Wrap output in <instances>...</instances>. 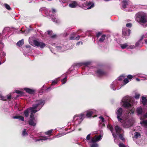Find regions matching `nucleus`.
Returning <instances> with one entry per match:
<instances>
[{"label": "nucleus", "instance_id": "nucleus-1", "mask_svg": "<svg viewBox=\"0 0 147 147\" xmlns=\"http://www.w3.org/2000/svg\"><path fill=\"white\" fill-rule=\"evenodd\" d=\"M135 18L136 20L140 24H145L147 21L146 15L143 12L137 13L135 16Z\"/></svg>", "mask_w": 147, "mask_h": 147}, {"label": "nucleus", "instance_id": "nucleus-2", "mask_svg": "<svg viewBox=\"0 0 147 147\" xmlns=\"http://www.w3.org/2000/svg\"><path fill=\"white\" fill-rule=\"evenodd\" d=\"M102 139V136L101 135L98 136L95 135L94 137L92 138L90 143H92L90 144L91 147H98V144L96 142L100 141Z\"/></svg>", "mask_w": 147, "mask_h": 147}, {"label": "nucleus", "instance_id": "nucleus-3", "mask_svg": "<svg viewBox=\"0 0 147 147\" xmlns=\"http://www.w3.org/2000/svg\"><path fill=\"white\" fill-rule=\"evenodd\" d=\"M130 100L129 99L128 96H126L122 100L123 106L125 108L128 109L131 107V105L130 103Z\"/></svg>", "mask_w": 147, "mask_h": 147}, {"label": "nucleus", "instance_id": "nucleus-4", "mask_svg": "<svg viewBox=\"0 0 147 147\" xmlns=\"http://www.w3.org/2000/svg\"><path fill=\"white\" fill-rule=\"evenodd\" d=\"M45 103V101L44 100H36V103L32 105V107H30L31 109H35L37 107L41 106V108L44 105Z\"/></svg>", "mask_w": 147, "mask_h": 147}, {"label": "nucleus", "instance_id": "nucleus-5", "mask_svg": "<svg viewBox=\"0 0 147 147\" xmlns=\"http://www.w3.org/2000/svg\"><path fill=\"white\" fill-rule=\"evenodd\" d=\"M124 122L123 124V127L125 128H129L133 125V122L131 119H126L123 120Z\"/></svg>", "mask_w": 147, "mask_h": 147}, {"label": "nucleus", "instance_id": "nucleus-6", "mask_svg": "<svg viewBox=\"0 0 147 147\" xmlns=\"http://www.w3.org/2000/svg\"><path fill=\"white\" fill-rule=\"evenodd\" d=\"M33 41L34 44L37 47H40L42 49L46 46V44L42 42H39L35 40H34Z\"/></svg>", "mask_w": 147, "mask_h": 147}, {"label": "nucleus", "instance_id": "nucleus-7", "mask_svg": "<svg viewBox=\"0 0 147 147\" xmlns=\"http://www.w3.org/2000/svg\"><path fill=\"white\" fill-rule=\"evenodd\" d=\"M98 76L102 77L106 75L107 73L103 69H98L96 71Z\"/></svg>", "mask_w": 147, "mask_h": 147}, {"label": "nucleus", "instance_id": "nucleus-8", "mask_svg": "<svg viewBox=\"0 0 147 147\" xmlns=\"http://www.w3.org/2000/svg\"><path fill=\"white\" fill-rule=\"evenodd\" d=\"M131 33V31L129 29L127 28H125L122 30V36L125 38L126 36H129L130 35Z\"/></svg>", "mask_w": 147, "mask_h": 147}, {"label": "nucleus", "instance_id": "nucleus-9", "mask_svg": "<svg viewBox=\"0 0 147 147\" xmlns=\"http://www.w3.org/2000/svg\"><path fill=\"white\" fill-rule=\"evenodd\" d=\"M114 128L117 135L122 133H124V131L122 128L117 125H116Z\"/></svg>", "mask_w": 147, "mask_h": 147}, {"label": "nucleus", "instance_id": "nucleus-10", "mask_svg": "<svg viewBox=\"0 0 147 147\" xmlns=\"http://www.w3.org/2000/svg\"><path fill=\"white\" fill-rule=\"evenodd\" d=\"M123 112V110L121 108H119L116 112L117 115V118H119V117H121Z\"/></svg>", "mask_w": 147, "mask_h": 147}, {"label": "nucleus", "instance_id": "nucleus-11", "mask_svg": "<svg viewBox=\"0 0 147 147\" xmlns=\"http://www.w3.org/2000/svg\"><path fill=\"white\" fill-rule=\"evenodd\" d=\"M24 90L26 92L30 94H33L35 92L34 90L28 88H25Z\"/></svg>", "mask_w": 147, "mask_h": 147}, {"label": "nucleus", "instance_id": "nucleus-12", "mask_svg": "<svg viewBox=\"0 0 147 147\" xmlns=\"http://www.w3.org/2000/svg\"><path fill=\"white\" fill-rule=\"evenodd\" d=\"M78 5V3L76 1H73L69 4V7L72 8H75Z\"/></svg>", "mask_w": 147, "mask_h": 147}, {"label": "nucleus", "instance_id": "nucleus-13", "mask_svg": "<svg viewBox=\"0 0 147 147\" xmlns=\"http://www.w3.org/2000/svg\"><path fill=\"white\" fill-rule=\"evenodd\" d=\"M35 120L30 119L28 121L29 125L33 126H35L36 125V123L35 122Z\"/></svg>", "mask_w": 147, "mask_h": 147}, {"label": "nucleus", "instance_id": "nucleus-14", "mask_svg": "<svg viewBox=\"0 0 147 147\" xmlns=\"http://www.w3.org/2000/svg\"><path fill=\"white\" fill-rule=\"evenodd\" d=\"M93 114V111H86V116L87 118L91 117L92 115Z\"/></svg>", "mask_w": 147, "mask_h": 147}, {"label": "nucleus", "instance_id": "nucleus-15", "mask_svg": "<svg viewBox=\"0 0 147 147\" xmlns=\"http://www.w3.org/2000/svg\"><path fill=\"white\" fill-rule=\"evenodd\" d=\"M142 102L144 106L147 105V99L144 96H142Z\"/></svg>", "mask_w": 147, "mask_h": 147}, {"label": "nucleus", "instance_id": "nucleus-16", "mask_svg": "<svg viewBox=\"0 0 147 147\" xmlns=\"http://www.w3.org/2000/svg\"><path fill=\"white\" fill-rule=\"evenodd\" d=\"M142 109L141 107H138L136 109V112L138 115H142Z\"/></svg>", "mask_w": 147, "mask_h": 147}, {"label": "nucleus", "instance_id": "nucleus-17", "mask_svg": "<svg viewBox=\"0 0 147 147\" xmlns=\"http://www.w3.org/2000/svg\"><path fill=\"white\" fill-rule=\"evenodd\" d=\"M85 116H85L84 114L82 113L80 115H75L74 116V117L75 118V117H79L80 118V119L82 120H83Z\"/></svg>", "mask_w": 147, "mask_h": 147}, {"label": "nucleus", "instance_id": "nucleus-18", "mask_svg": "<svg viewBox=\"0 0 147 147\" xmlns=\"http://www.w3.org/2000/svg\"><path fill=\"white\" fill-rule=\"evenodd\" d=\"M122 7L123 8H126L127 5H128V2L126 0H123L122 1Z\"/></svg>", "mask_w": 147, "mask_h": 147}, {"label": "nucleus", "instance_id": "nucleus-19", "mask_svg": "<svg viewBox=\"0 0 147 147\" xmlns=\"http://www.w3.org/2000/svg\"><path fill=\"white\" fill-rule=\"evenodd\" d=\"M140 123L143 126L147 127V120H143L141 121Z\"/></svg>", "mask_w": 147, "mask_h": 147}, {"label": "nucleus", "instance_id": "nucleus-20", "mask_svg": "<svg viewBox=\"0 0 147 147\" xmlns=\"http://www.w3.org/2000/svg\"><path fill=\"white\" fill-rule=\"evenodd\" d=\"M123 133H122L121 134L118 135L119 136V137L120 139L123 142H124L125 141V139L123 137Z\"/></svg>", "mask_w": 147, "mask_h": 147}, {"label": "nucleus", "instance_id": "nucleus-21", "mask_svg": "<svg viewBox=\"0 0 147 147\" xmlns=\"http://www.w3.org/2000/svg\"><path fill=\"white\" fill-rule=\"evenodd\" d=\"M106 35L105 34H103L102 35L101 38H100L99 40V41L100 42H103L104 41L105 39Z\"/></svg>", "mask_w": 147, "mask_h": 147}, {"label": "nucleus", "instance_id": "nucleus-22", "mask_svg": "<svg viewBox=\"0 0 147 147\" xmlns=\"http://www.w3.org/2000/svg\"><path fill=\"white\" fill-rule=\"evenodd\" d=\"M24 44V40L23 39H22L21 40L18 41L17 44V45L19 47H20L22 45Z\"/></svg>", "mask_w": 147, "mask_h": 147}, {"label": "nucleus", "instance_id": "nucleus-23", "mask_svg": "<svg viewBox=\"0 0 147 147\" xmlns=\"http://www.w3.org/2000/svg\"><path fill=\"white\" fill-rule=\"evenodd\" d=\"M140 136L141 135L139 133L136 132L134 133V138L137 139L138 138H140Z\"/></svg>", "mask_w": 147, "mask_h": 147}, {"label": "nucleus", "instance_id": "nucleus-24", "mask_svg": "<svg viewBox=\"0 0 147 147\" xmlns=\"http://www.w3.org/2000/svg\"><path fill=\"white\" fill-rule=\"evenodd\" d=\"M120 46L122 49H124L127 47L128 45L126 43H125L124 44H121Z\"/></svg>", "mask_w": 147, "mask_h": 147}, {"label": "nucleus", "instance_id": "nucleus-25", "mask_svg": "<svg viewBox=\"0 0 147 147\" xmlns=\"http://www.w3.org/2000/svg\"><path fill=\"white\" fill-rule=\"evenodd\" d=\"M28 109L24 111V113L25 117H28L29 115Z\"/></svg>", "mask_w": 147, "mask_h": 147}, {"label": "nucleus", "instance_id": "nucleus-26", "mask_svg": "<svg viewBox=\"0 0 147 147\" xmlns=\"http://www.w3.org/2000/svg\"><path fill=\"white\" fill-rule=\"evenodd\" d=\"M53 131V130L51 129L45 132V133L46 135L51 136V133Z\"/></svg>", "mask_w": 147, "mask_h": 147}, {"label": "nucleus", "instance_id": "nucleus-27", "mask_svg": "<svg viewBox=\"0 0 147 147\" xmlns=\"http://www.w3.org/2000/svg\"><path fill=\"white\" fill-rule=\"evenodd\" d=\"M48 139L47 137L46 136H42L40 139L37 140V141H39L40 140H45Z\"/></svg>", "mask_w": 147, "mask_h": 147}, {"label": "nucleus", "instance_id": "nucleus-28", "mask_svg": "<svg viewBox=\"0 0 147 147\" xmlns=\"http://www.w3.org/2000/svg\"><path fill=\"white\" fill-rule=\"evenodd\" d=\"M108 128L110 130L111 133L113 132V128L112 125H109L107 126Z\"/></svg>", "mask_w": 147, "mask_h": 147}, {"label": "nucleus", "instance_id": "nucleus-29", "mask_svg": "<svg viewBox=\"0 0 147 147\" xmlns=\"http://www.w3.org/2000/svg\"><path fill=\"white\" fill-rule=\"evenodd\" d=\"M15 92L19 94V96H21L23 95V92L20 90H16Z\"/></svg>", "mask_w": 147, "mask_h": 147}, {"label": "nucleus", "instance_id": "nucleus-30", "mask_svg": "<svg viewBox=\"0 0 147 147\" xmlns=\"http://www.w3.org/2000/svg\"><path fill=\"white\" fill-rule=\"evenodd\" d=\"M4 5L5 8L8 10H10L11 9L9 5L7 4L6 3H5Z\"/></svg>", "mask_w": 147, "mask_h": 147}, {"label": "nucleus", "instance_id": "nucleus-31", "mask_svg": "<svg viewBox=\"0 0 147 147\" xmlns=\"http://www.w3.org/2000/svg\"><path fill=\"white\" fill-rule=\"evenodd\" d=\"M28 135V133L26 132V129H24L22 132V135L23 136H26Z\"/></svg>", "mask_w": 147, "mask_h": 147}, {"label": "nucleus", "instance_id": "nucleus-32", "mask_svg": "<svg viewBox=\"0 0 147 147\" xmlns=\"http://www.w3.org/2000/svg\"><path fill=\"white\" fill-rule=\"evenodd\" d=\"M142 43V42L140 41L139 40L136 43L135 45L136 47H140V44Z\"/></svg>", "mask_w": 147, "mask_h": 147}, {"label": "nucleus", "instance_id": "nucleus-33", "mask_svg": "<svg viewBox=\"0 0 147 147\" xmlns=\"http://www.w3.org/2000/svg\"><path fill=\"white\" fill-rule=\"evenodd\" d=\"M124 76L123 75H121L118 78V80L119 81H121L124 78Z\"/></svg>", "mask_w": 147, "mask_h": 147}, {"label": "nucleus", "instance_id": "nucleus-34", "mask_svg": "<svg viewBox=\"0 0 147 147\" xmlns=\"http://www.w3.org/2000/svg\"><path fill=\"white\" fill-rule=\"evenodd\" d=\"M52 20L53 21L55 22L56 23H58L59 22V20H57V19L55 18H52Z\"/></svg>", "mask_w": 147, "mask_h": 147}, {"label": "nucleus", "instance_id": "nucleus-35", "mask_svg": "<svg viewBox=\"0 0 147 147\" xmlns=\"http://www.w3.org/2000/svg\"><path fill=\"white\" fill-rule=\"evenodd\" d=\"M30 119L35 120V118L34 117V115L32 114V113H31L30 114Z\"/></svg>", "mask_w": 147, "mask_h": 147}, {"label": "nucleus", "instance_id": "nucleus-36", "mask_svg": "<svg viewBox=\"0 0 147 147\" xmlns=\"http://www.w3.org/2000/svg\"><path fill=\"white\" fill-rule=\"evenodd\" d=\"M28 109H30V110H31V113H32V114L34 113H36V112L38 111L37 110H34V109H31L30 108H29Z\"/></svg>", "mask_w": 147, "mask_h": 147}, {"label": "nucleus", "instance_id": "nucleus-37", "mask_svg": "<svg viewBox=\"0 0 147 147\" xmlns=\"http://www.w3.org/2000/svg\"><path fill=\"white\" fill-rule=\"evenodd\" d=\"M0 99L3 101H6L7 100V98L3 96H1L0 97Z\"/></svg>", "mask_w": 147, "mask_h": 147}, {"label": "nucleus", "instance_id": "nucleus-38", "mask_svg": "<svg viewBox=\"0 0 147 147\" xmlns=\"http://www.w3.org/2000/svg\"><path fill=\"white\" fill-rule=\"evenodd\" d=\"M66 81H67V78H66L65 77V78H64L61 80V82H62V84H64L66 82Z\"/></svg>", "mask_w": 147, "mask_h": 147}, {"label": "nucleus", "instance_id": "nucleus-39", "mask_svg": "<svg viewBox=\"0 0 147 147\" xmlns=\"http://www.w3.org/2000/svg\"><path fill=\"white\" fill-rule=\"evenodd\" d=\"M132 26V24L131 23H127L126 24V26L128 28H131Z\"/></svg>", "mask_w": 147, "mask_h": 147}, {"label": "nucleus", "instance_id": "nucleus-40", "mask_svg": "<svg viewBox=\"0 0 147 147\" xmlns=\"http://www.w3.org/2000/svg\"><path fill=\"white\" fill-rule=\"evenodd\" d=\"M119 147H126L125 145L121 143L119 144Z\"/></svg>", "mask_w": 147, "mask_h": 147}, {"label": "nucleus", "instance_id": "nucleus-41", "mask_svg": "<svg viewBox=\"0 0 147 147\" xmlns=\"http://www.w3.org/2000/svg\"><path fill=\"white\" fill-rule=\"evenodd\" d=\"M11 98V94H8L7 95V100H10Z\"/></svg>", "mask_w": 147, "mask_h": 147}, {"label": "nucleus", "instance_id": "nucleus-42", "mask_svg": "<svg viewBox=\"0 0 147 147\" xmlns=\"http://www.w3.org/2000/svg\"><path fill=\"white\" fill-rule=\"evenodd\" d=\"M123 82L124 83V84H126L129 82V80L127 78H125L123 80Z\"/></svg>", "mask_w": 147, "mask_h": 147}, {"label": "nucleus", "instance_id": "nucleus-43", "mask_svg": "<svg viewBox=\"0 0 147 147\" xmlns=\"http://www.w3.org/2000/svg\"><path fill=\"white\" fill-rule=\"evenodd\" d=\"M120 117H119V118H117V119H118V121L120 122L123 123V121H124L123 120V119Z\"/></svg>", "mask_w": 147, "mask_h": 147}, {"label": "nucleus", "instance_id": "nucleus-44", "mask_svg": "<svg viewBox=\"0 0 147 147\" xmlns=\"http://www.w3.org/2000/svg\"><path fill=\"white\" fill-rule=\"evenodd\" d=\"M102 33L101 32H98L96 34V36L97 38H98L101 35H102Z\"/></svg>", "mask_w": 147, "mask_h": 147}, {"label": "nucleus", "instance_id": "nucleus-45", "mask_svg": "<svg viewBox=\"0 0 147 147\" xmlns=\"http://www.w3.org/2000/svg\"><path fill=\"white\" fill-rule=\"evenodd\" d=\"M112 133V136L114 138V141H115V140H116V138H117V136L116 135V134H115L113 132V133Z\"/></svg>", "mask_w": 147, "mask_h": 147}, {"label": "nucleus", "instance_id": "nucleus-46", "mask_svg": "<svg viewBox=\"0 0 147 147\" xmlns=\"http://www.w3.org/2000/svg\"><path fill=\"white\" fill-rule=\"evenodd\" d=\"M140 96V94H136L135 96H134V98L136 99H138L139 98Z\"/></svg>", "mask_w": 147, "mask_h": 147}, {"label": "nucleus", "instance_id": "nucleus-47", "mask_svg": "<svg viewBox=\"0 0 147 147\" xmlns=\"http://www.w3.org/2000/svg\"><path fill=\"white\" fill-rule=\"evenodd\" d=\"M53 33V31L51 30L49 31L48 30L47 31V34H48L50 36L52 34V33Z\"/></svg>", "mask_w": 147, "mask_h": 147}, {"label": "nucleus", "instance_id": "nucleus-48", "mask_svg": "<svg viewBox=\"0 0 147 147\" xmlns=\"http://www.w3.org/2000/svg\"><path fill=\"white\" fill-rule=\"evenodd\" d=\"M83 64L86 66H87L90 64V62H86L83 63Z\"/></svg>", "mask_w": 147, "mask_h": 147}, {"label": "nucleus", "instance_id": "nucleus-49", "mask_svg": "<svg viewBox=\"0 0 147 147\" xmlns=\"http://www.w3.org/2000/svg\"><path fill=\"white\" fill-rule=\"evenodd\" d=\"M19 120H21L22 121H24V117L21 116H20V117L19 118Z\"/></svg>", "mask_w": 147, "mask_h": 147}, {"label": "nucleus", "instance_id": "nucleus-50", "mask_svg": "<svg viewBox=\"0 0 147 147\" xmlns=\"http://www.w3.org/2000/svg\"><path fill=\"white\" fill-rule=\"evenodd\" d=\"M57 81L56 80H54L52 82V83L51 84L52 85H53L55 84H57Z\"/></svg>", "mask_w": 147, "mask_h": 147}, {"label": "nucleus", "instance_id": "nucleus-51", "mask_svg": "<svg viewBox=\"0 0 147 147\" xmlns=\"http://www.w3.org/2000/svg\"><path fill=\"white\" fill-rule=\"evenodd\" d=\"M127 78L128 79H131L133 78V76L131 75H129L127 76Z\"/></svg>", "mask_w": 147, "mask_h": 147}, {"label": "nucleus", "instance_id": "nucleus-52", "mask_svg": "<svg viewBox=\"0 0 147 147\" xmlns=\"http://www.w3.org/2000/svg\"><path fill=\"white\" fill-rule=\"evenodd\" d=\"M129 113L131 114H133L134 113V109H131L130 110Z\"/></svg>", "mask_w": 147, "mask_h": 147}, {"label": "nucleus", "instance_id": "nucleus-53", "mask_svg": "<svg viewBox=\"0 0 147 147\" xmlns=\"http://www.w3.org/2000/svg\"><path fill=\"white\" fill-rule=\"evenodd\" d=\"M90 138V134H88L86 137V138L87 140H89Z\"/></svg>", "mask_w": 147, "mask_h": 147}, {"label": "nucleus", "instance_id": "nucleus-54", "mask_svg": "<svg viewBox=\"0 0 147 147\" xmlns=\"http://www.w3.org/2000/svg\"><path fill=\"white\" fill-rule=\"evenodd\" d=\"M80 38V36L79 35H78L75 38L74 40H78Z\"/></svg>", "mask_w": 147, "mask_h": 147}, {"label": "nucleus", "instance_id": "nucleus-55", "mask_svg": "<svg viewBox=\"0 0 147 147\" xmlns=\"http://www.w3.org/2000/svg\"><path fill=\"white\" fill-rule=\"evenodd\" d=\"M57 36V35L56 34H54L53 35H52V34L51 35V36H50V37L52 38H54L56 37Z\"/></svg>", "mask_w": 147, "mask_h": 147}, {"label": "nucleus", "instance_id": "nucleus-56", "mask_svg": "<svg viewBox=\"0 0 147 147\" xmlns=\"http://www.w3.org/2000/svg\"><path fill=\"white\" fill-rule=\"evenodd\" d=\"M20 117V116L19 115H16L15 116H14L13 117V119H19V118Z\"/></svg>", "mask_w": 147, "mask_h": 147}, {"label": "nucleus", "instance_id": "nucleus-57", "mask_svg": "<svg viewBox=\"0 0 147 147\" xmlns=\"http://www.w3.org/2000/svg\"><path fill=\"white\" fill-rule=\"evenodd\" d=\"M94 6V4H92L89 7L87 8V9H90L92 7H93Z\"/></svg>", "mask_w": 147, "mask_h": 147}, {"label": "nucleus", "instance_id": "nucleus-58", "mask_svg": "<svg viewBox=\"0 0 147 147\" xmlns=\"http://www.w3.org/2000/svg\"><path fill=\"white\" fill-rule=\"evenodd\" d=\"M51 12H52V13H54L56 12V10L55 9L52 8L51 9Z\"/></svg>", "mask_w": 147, "mask_h": 147}, {"label": "nucleus", "instance_id": "nucleus-59", "mask_svg": "<svg viewBox=\"0 0 147 147\" xmlns=\"http://www.w3.org/2000/svg\"><path fill=\"white\" fill-rule=\"evenodd\" d=\"M74 36H71L69 38V39L71 40H74Z\"/></svg>", "mask_w": 147, "mask_h": 147}, {"label": "nucleus", "instance_id": "nucleus-60", "mask_svg": "<svg viewBox=\"0 0 147 147\" xmlns=\"http://www.w3.org/2000/svg\"><path fill=\"white\" fill-rule=\"evenodd\" d=\"M100 118L101 119V120L102 122H103L105 121V119L103 117L101 116L100 117Z\"/></svg>", "mask_w": 147, "mask_h": 147}, {"label": "nucleus", "instance_id": "nucleus-61", "mask_svg": "<svg viewBox=\"0 0 147 147\" xmlns=\"http://www.w3.org/2000/svg\"><path fill=\"white\" fill-rule=\"evenodd\" d=\"M143 38H144V36H142L141 37V38H140V40H139L140 41H141L142 42V40L143 39Z\"/></svg>", "mask_w": 147, "mask_h": 147}, {"label": "nucleus", "instance_id": "nucleus-62", "mask_svg": "<svg viewBox=\"0 0 147 147\" xmlns=\"http://www.w3.org/2000/svg\"><path fill=\"white\" fill-rule=\"evenodd\" d=\"M135 46L134 45H131L129 46V48L131 49H133L134 47Z\"/></svg>", "mask_w": 147, "mask_h": 147}, {"label": "nucleus", "instance_id": "nucleus-63", "mask_svg": "<svg viewBox=\"0 0 147 147\" xmlns=\"http://www.w3.org/2000/svg\"><path fill=\"white\" fill-rule=\"evenodd\" d=\"M144 117L146 118H147V112L144 115Z\"/></svg>", "mask_w": 147, "mask_h": 147}, {"label": "nucleus", "instance_id": "nucleus-64", "mask_svg": "<svg viewBox=\"0 0 147 147\" xmlns=\"http://www.w3.org/2000/svg\"><path fill=\"white\" fill-rule=\"evenodd\" d=\"M145 43L147 44V39H145L144 40Z\"/></svg>", "mask_w": 147, "mask_h": 147}]
</instances>
